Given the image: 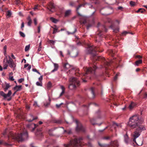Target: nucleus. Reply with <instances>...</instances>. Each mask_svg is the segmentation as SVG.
I'll use <instances>...</instances> for the list:
<instances>
[{
    "label": "nucleus",
    "mask_w": 147,
    "mask_h": 147,
    "mask_svg": "<svg viewBox=\"0 0 147 147\" xmlns=\"http://www.w3.org/2000/svg\"><path fill=\"white\" fill-rule=\"evenodd\" d=\"M27 20L28 21V25L30 26L32 23V20L30 16H29Z\"/></svg>",
    "instance_id": "34"
},
{
    "label": "nucleus",
    "mask_w": 147,
    "mask_h": 147,
    "mask_svg": "<svg viewBox=\"0 0 147 147\" xmlns=\"http://www.w3.org/2000/svg\"><path fill=\"white\" fill-rule=\"evenodd\" d=\"M54 123H58V124H60L62 123V121L61 120H55L54 121Z\"/></svg>",
    "instance_id": "43"
},
{
    "label": "nucleus",
    "mask_w": 147,
    "mask_h": 147,
    "mask_svg": "<svg viewBox=\"0 0 147 147\" xmlns=\"http://www.w3.org/2000/svg\"><path fill=\"white\" fill-rule=\"evenodd\" d=\"M124 141L126 144H128V142L129 137L127 136V134L124 136Z\"/></svg>",
    "instance_id": "27"
},
{
    "label": "nucleus",
    "mask_w": 147,
    "mask_h": 147,
    "mask_svg": "<svg viewBox=\"0 0 147 147\" xmlns=\"http://www.w3.org/2000/svg\"><path fill=\"white\" fill-rule=\"evenodd\" d=\"M144 126H140L139 128H136V130L134 132V134L133 136L134 138L133 139V142L137 144L136 142V139L139 137L140 135L141 132L144 130Z\"/></svg>",
    "instance_id": "7"
},
{
    "label": "nucleus",
    "mask_w": 147,
    "mask_h": 147,
    "mask_svg": "<svg viewBox=\"0 0 147 147\" xmlns=\"http://www.w3.org/2000/svg\"><path fill=\"white\" fill-rule=\"evenodd\" d=\"M10 86L9 85V84H7L6 85V86H5V89H4V90L5 91H6V90L8 89L9 88V87Z\"/></svg>",
    "instance_id": "52"
},
{
    "label": "nucleus",
    "mask_w": 147,
    "mask_h": 147,
    "mask_svg": "<svg viewBox=\"0 0 147 147\" xmlns=\"http://www.w3.org/2000/svg\"><path fill=\"white\" fill-rule=\"evenodd\" d=\"M28 137V132L25 130L22 133L19 134H15L11 132H10L8 136L9 142H10V139H11L14 140L22 142L25 139H27Z\"/></svg>",
    "instance_id": "3"
},
{
    "label": "nucleus",
    "mask_w": 147,
    "mask_h": 147,
    "mask_svg": "<svg viewBox=\"0 0 147 147\" xmlns=\"http://www.w3.org/2000/svg\"><path fill=\"white\" fill-rule=\"evenodd\" d=\"M107 53L111 56L112 57H113L114 56V54L115 53V52H114L112 50H109L107 51Z\"/></svg>",
    "instance_id": "22"
},
{
    "label": "nucleus",
    "mask_w": 147,
    "mask_h": 147,
    "mask_svg": "<svg viewBox=\"0 0 147 147\" xmlns=\"http://www.w3.org/2000/svg\"><path fill=\"white\" fill-rule=\"evenodd\" d=\"M142 121L139 120L138 117L137 115H134L129 119V121L128 123V125L131 128H134L137 127V128H139L141 125Z\"/></svg>",
    "instance_id": "4"
},
{
    "label": "nucleus",
    "mask_w": 147,
    "mask_h": 147,
    "mask_svg": "<svg viewBox=\"0 0 147 147\" xmlns=\"http://www.w3.org/2000/svg\"><path fill=\"white\" fill-rule=\"evenodd\" d=\"M80 19V22L81 24L85 25L87 26V28L88 29L91 27L92 25L90 23H88L86 18L83 16H81Z\"/></svg>",
    "instance_id": "8"
},
{
    "label": "nucleus",
    "mask_w": 147,
    "mask_h": 147,
    "mask_svg": "<svg viewBox=\"0 0 147 147\" xmlns=\"http://www.w3.org/2000/svg\"><path fill=\"white\" fill-rule=\"evenodd\" d=\"M57 29L56 28H54L53 29V34H55L56 32H57Z\"/></svg>",
    "instance_id": "53"
},
{
    "label": "nucleus",
    "mask_w": 147,
    "mask_h": 147,
    "mask_svg": "<svg viewBox=\"0 0 147 147\" xmlns=\"http://www.w3.org/2000/svg\"><path fill=\"white\" fill-rule=\"evenodd\" d=\"M0 94L3 97L4 99H5L7 98L6 94H5L3 91L0 92Z\"/></svg>",
    "instance_id": "35"
},
{
    "label": "nucleus",
    "mask_w": 147,
    "mask_h": 147,
    "mask_svg": "<svg viewBox=\"0 0 147 147\" xmlns=\"http://www.w3.org/2000/svg\"><path fill=\"white\" fill-rule=\"evenodd\" d=\"M130 4L131 6H134L135 5V2L133 1H131L130 2Z\"/></svg>",
    "instance_id": "51"
},
{
    "label": "nucleus",
    "mask_w": 147,
    "mask_h": 147,
    "mask_svg": "<svg viewBox=\"0 0 147 147\" xmlns=\"http://www.w3.org/2000/svg\"><path fill=\"white\" fill-rule=\"evenodd\" d=\"M50 20L53 22L54 23H56L57 22V20L53 17H51Z\"/></svg>",
    "instance_id": "40"
},
{
    "label": "nucleus",
    "mask_w": 147,
    "mask_h": 147,
    "mask_svg": "<svg viewBox=\"0 0 147 147\" xmlns=\"http://www.w3.org/2000/svg\"><path fill=\"white\" fill-rule=\"evenodd\" d=\"M95 120H96V119H94V118L90 120V122L91 123V124H92L93 125H94L95 124H96V123L95 122ZM102 123H101L100 124H98L99 126H100L101 125Z\"/></svg>",
    "instance_id": "28"
},
{
    "label": "nucleus",
    "mask_w": 147,
    "mask_h": 147,
    "mask_svg": "<svg viewBox=\"0 0 147 147\" xmlns=\"http://www.w3.org/2000/svg\"><path fill=\"white\" fill-rule=\"evenodd\" d=\"M3 144L8 147H10L11 146V144L5 142H4L3 140H0V145Z\"/></svg>",
    "instance_id": "19"
},
{
    "label": "nucleus",
    "mask_w": 147,
    "mask_h": 147,
    "mask_svg": "<svg viewBox=\"0 0 147 147\" xmlns=\"http://www.w3.org/2000/svg\"><path fill=\"white\" fill-rule=\"evenodd\" d=\"M30 116L31 117H32V119H28L27 120V121L29 122H31L33 121L36 120L37 119V117H34L31 114H30Z\"/></svg>",
    "instance_id": "26"
},
{
    "label": "nucleus",
    "mask_w": 147,
    "mask_h": 147,
    "mask_svg": "<svg viewBox=\"0 0 147 147\" xmlns=\"http://www.w3.org/2000/svg\"><path fill=\"white\" fill-rule=\"evenodd\" d=\"M36 85L37 86H42V82H36Z\"/></svg>",
    "instance_id": "47"
},
{
    "label": "nucleus",
    "mask_w": 147,
    "mask_h": 147,
    "mask_svg": "<svg viewBox=\"0 0 147 147\" xmlns=\"http://www.w3.org/2000/svg\"><path fill=\"white\" fill-rule=\"evenodd\" d=\"M64 132L68 134H71V130H64Z\"/></svg>",
    "instance_id": "48"
},
{
    "label": "nucleus",
    "mask_w": 147,
    "mask_h": 147,
    "mask_svg": "<svg viewBox=\"0 0 147 147\" xmlns=\"http://www.w3.org/2000/svg\"><path fill=\"white\" fill-rule=\"evenodd\" d=\"M97 27L98 28V31L96 33L97 36L96 38H97L98 37V38L103 37V32H106L107 31V29L106 28L105 26L104 25H101L100 23H98L97 25Z\"/></svg>",
    "instance_id": "6"
},
{
    "label": "nucleus",
    "mask_w": 147,
    "mask_h": 147,
    "mask_svg": "<svg viewBox=\"0 0 147 147\" xmlns=\"http://www.w3.org/2000/svg\"><path fill=\"white\" fill-rule=\"evenodd\" d=\"M129 33L126 31H124L122 33V34L123 35H125L126 34L128 33Z\"/></svg>",
    "instance_id": "63"
},
{
    "label": "nucleus",
    "mask_w": 147,
    "mask_h": 147,
    "mask_svg": "<svg viewBox=\"0 0 147 147\" xmlns=\"http://www.w3.org/2000/svg\"><path fill=\"white\" fill-rule=\"evenodd\" d=\"M61 88L62 90V91L61 93H60L59 96H62L65 93V88L63 86H61Z\"/></svg>",
    "instance_id": "23"
},
{
    "label": "nucleus",
    "mask_w": 147,
    "mask_h": 147,
    "mask_svg": "<svg viewBox=\"0 0 147 147\" xmlns=\"http://www.w3.org/2000/svg\"><path fill=\"white\" fill-rule=\"evenodd\" d=\"M88 53L91 54L92 56V59L94 61H101L106 67L107 66H109L110 63L107 61L103 57L101 56H98L96 55L98 54V53L101 52L102 51L99 50V48L93 46H88Z\"/></svg>",
    "instance_id": "1"
},
{
    "label": "nucleus",
    "mask_w": 147,
    "mask_h": 147,
    "mask_svg": "<svg viewBox=\"0 0 147 147\" xmlns=\"http://www.w3.org/2000/svg\"><path fill=\"white\" fill-rule=\"evenodd\" d=\"M71 11L68 10L66 11L65 13V16H68L70 13Z\"/></svg>",
    "instance_id": "44"
},
{
    "label": "nucleus",
    "mask_w": 147,
    "mask_h": 147,
    "mask_svg": "<svg viewBox=\"0 0 147 147\" xmlns=\"http://www.w3.org/2000/svg\"><path fill=\"white\" fill-rule=\"evenodd\" d=\"M24 80V78H21L18 80V82L20 83H22V82H23Z\"/></svg>",
    "instance_id": "55"
},
{
    "label": "nucleus",
    "mask_w": 147,
    "mask_h": 147,
    "mask_svg": "<svg viewBox=\"0 0 147 147\" xmlns=\"http://www.w3.org/2000/svg\"><path fill=\"white\" fill-rule=\"evenodd\" d=\"M65 147H72V140H71L70 142L67 144H64Z\"/></svg>",
    "instance_id": "29"
},
{
    "label": "nucleus",
    "mask_w": 147,
    "mask_h": 147,
    "mask_svg": "<svg viewBox=\"0 0 147 147\" xmlns=\"http://www.w3.org/2000/svg\"><path fill=\"white\" fill-rule=\"evenodd\" d=\"M11 94V90H10L9 91L8 93L7 94H6V96L7 98V97H9L10 96V95Z\"/></svg>",
    "instance_id": "46"
},
{
    "label": "nucleus",
    "mask_w": 147,
    "mask_h": 147,
    "mask_svg": "<svg viewBox=\"0 0 147 147\" xmlns=\"http://www.w3.org/2000/svg\"><path fill=\"white\" fill-rule=\"evenodd\" d=\"M9 59L8 60L7 57H6L4 60H6L7 63L9 64L10 67L13 68L15 67V64L13 60L9 56Z\"/></svg>",
    "instance_id": "11"
},
{
    "label": "nucleus",
    "mask_w": 147,
    "mask_h": 147,
    "mask_svg": "<svg viewBox=\"0 0 147 147\" xmlns=\"http://www.w3.org/2000/svg\"><path fill=\"white\" fill-rule=\"evenodd\" d=\"M34 24L35 25H36L37 24V19L36 18H35L34 20Z\"/></svg>",
    "instance_id": "60"
},
{
    "label": "nucleus",
    "mask_w": 147,
    "mask_h": 147,
    "mask_svg": "<svg viewBox=\"0 0 147 147\" xmlns=\"http://www.w3.org/2000/svg\"><path fill=\"white\" fill-rule=\"evenodd\" d=\"M137 104L136 103H134L133 101H132L129 104L128 108L130 110H131Z\"/></svg>",
    "instance_id": "14"
},
{
    "label": "nucleus",
    "mask_w": 147,
    "mask_h": 147,
    "mask_svg": "<svg viewBox=\"0 0 147 147\" xmlns=\"http://www.w3.org/2000/svg\"><path fill=\"white\" fill-rule=\"evenodd\" d=\"M146 10L145 9L142 8H140L137 11H136V12H140L141 13H143Z\"/></svg>",
    "instance_id": "30"
},
{
    "label": "nucleus",
    "mask_w": 147,
    "mask_h": 147,
    "mask_svg": "<svg viewBox=\"0 0 147 147\" xmlns=\"http://www.w3.org/2000/svg\"><path fill=\"white\" fill-rule=\"evenodd\" d=\"M142 62V60H137L135 62V64L138 66L139 64H141Z\"/></svg>",
    "instance_id": "37"
},
{
    "label": "nucleus",
    "mask_w": 147,
    "mask_h": 147,
    "mask_svg": "<svg viewBox=\"0 0 147 147\" xmlns=\"http://www.w3.org/2000/svg\"><path fill=\"white\" fill-rule=\"evenodd\" d=\"M84 4H80L78 6L76 7V10L78 14V15L79 16H81L80 14L79 13L78 11L80 8L82 7H84Z\"/></svg>",
    "instance_id": "20"
},
{
    "label": "nucleus",
    "mask_w": 147,
    "mask_h": 147,
    "mask_svg": "<svg viewBox=\"0 0 147 147\" xmlns=\"http://www.w3.org/2000/svg\"><path fill=\"white\" fill-rule=\"evenodd\" d=\"M118 76V74H117L114 77L113 80L115 81H116L117 79V78Z\"/></svg>",
    "instance_id": "54"
},
{
    "label": "nucleus",
    "mask_w": 147,
    "mask_h": 147,
    "mask_svg": "<svg viewBox=\"0 0 147 147\" xmlns=\"http://www.w3.org/2000/svg\"><path fill=\"white\" fill-rule=\"evenodd\" d=\"M61 88L62 90V91L61 93H60L59 96H62L65 93V88L63 86H61Z\"/></svg>",
    "instance_id": "24"
},
{
    "label": "nucleus",
    "mask_w": 147,
    "mask_h": 147,
    "mask_svg": "<svg viewBox=\"0 0 147 147\" xmlns=\"http://www.w3.org/2000/svg\"><path fill=\"white\" fill-rule=\"evenodd\" d=\"M41 26L40 25H39L38 27V32L39 33L40 31V28H41Z\"/></svg>",
    "instance_id": "57"
},
{
    "label": "nucleus",
    "mask_w": 147,
    "mask_h": 147,
    "mask_svg": "<svg viewBox=\"0 0 147 147\" xmlns=\"http://www.w3.org/2000/svg\"><path fill=\"white\" fill-rule=\"evenodd\" d=\"M48 9L52 12H54L55 11V7L53 2H51L49 3Z\"/></svg>",
    "instance_id": "12"
},
{
    "label": "nucleus",
    "mask_w": 147,
    "mask_h": 147,
    "mask_svg": "<svg viewBox=\"0 0 147 147\" xmlns=\"http://www.w3.org/2000/svg\"><path fill=\"white\" fill-rule=\"evenodd\" d=\"M110 27L113 30V31L115 32H117L119 31V29L118 28H115L114 25L112 24L110 26Z\"/></svg>",
    "instance_id": "21"
},
{
    "label": "nucleus",
    "mask_w": 147,
    "mask_h": 147,
    "mask_svg": "<svg viewBox=\"0 0 147 147\" xmlns=\"http://www.w3.org/2000/svg\"><path fill=\"white\" fill-rule=\"evenodd\" d=\"M42 77L43 76H41L38 78V80L40 82H42Z\"/></svg>",
    "instance_id": "56"
},
{
    "label": "nucleus",
    "mask_w": 147,
    "mask_h": 147,
    "mask_svg": "<svg viewBox=\"0 0 147 147\" xmlns=\"http://www.w3.org/2000/svg\"><path fill=\"white\" fill-rule=\"evenodd\" d=\"M69 84L68 88L70 90H75L77 86L80 85V82L76 78L71 77L69 79Z\"/></svg>",
    "instance_id": "5"
},
{
    "label": "nucleus",
    "mask_w": 147,
    "mask_h": 147,
    "mask_svg": "<svg viewBox=\"0 0 147 147\" xmlns=\"http://www.w3.org/2000/svg\"><path fill=\"white\" fill-rule=\"evenodd\" d=\"M118 146V142L117 141H115L111 142V145L109 147H117Z\"/></svg>",
    "instance_id": "16"
},
{
    "label": "nucleus",
    "mask_w": 147,
    "mask_h": 147,
    "mask_svg": "<svg viewBox=\"0 0 147 147\" xmlns=\"http://www.w3.org/2000/svg\"><path fill=\"white\" fill-rule=\"evenodd\" d=\"M76 31L77 30L75 28H74V31L73 32H69V31H67V33L68 35L73 34L76 32Z\"/></svg>",
    "instance_id": "36"
},
{
    "label": "nucleus",
    "mask_w": 147,
    "mask_h": 147,
    "mask_svg": "<svg viewBox=\"0 0 147 147\" xmlns=\"http://www.w3.org/2000/svg\"><path fill=\"white\" fill-rule=\"evenodd\" d=\"M42 129L41 128H38L37 129V131L35 133V135L38 136H42V133L41 132Z\"/></svg>",
    "instance_id": "15"
},
{
    "label": "nucleus",
    "mask_w": 147,
    "mask_h": 147,
    "mask_svg": "<svg viewBox=\"0 0 147 147\" xmlns=\"http://www.w3.org/2000/svg\"><path fill=\"white\" fill-rule=\"evenodd\" d=\"M52 131V129H50V130H49L48 133H49V135H51V136L53 135V134L52 133H51V131Z\"/></svg>",
    "instance_id": "61"
},
{
    "label": "nucleus",
    "mask_w": 147,
    "mask_h": 147,
    "mask_svg": "<svg viewBox=\"0 0 147 147\" xmlns=\"http://www.w3.org/2000/svg\"><path fill=\"white\" fill-rule=\"evenodd\" d=\"M30 45H27L26 46L25 49V51H28L29 50V49H30Z\"/></svg>",
    "instance_id": "45"
},
{
    "label": "nucleus",
    "mask_w": 147,
    "mask_h": 147,
    "mask_svg": "<svg viewBox=\"0 0 147 147\" xmlns=\"http://www.w3.org/2000/svg\"><path fill=\"white\" fill-rule=\"evenodd\" d=\"M78 54V50L75 48H73L70 51H67V54L73 58L77 56Z\"/></svg>",
    "instance_id": "9"
},
{
    "label": "nucleus",
    "mask_w": 147,
    "mask_h": 147,
    "mask_svg": "<svg viewBox=\"0 0 147 147\" xmlns=\"http://www.w3.org/2000/svg\"><path fill=\"white\" fill-rule=\"evenodd\" d=\"M96 116L98 118H99L101 117V114L100 110H98L95 113Z\"/></svg>",
    "instance_id": "31"
},
{
    "label": "nucleus",
    "mask_w": 147,
    "mask_h": 147,
    "mask_svg": "<svg viewBox=\"0 0 147 147\" xmlns=\"http://www.w3.org/2000/svg\"><path fill=\"white\" fill-rule=\"evenodd\" d=\"M90 92L92 95V98H94L95 96V93H94V91L95 90V88L94 87H92L90 88Z\"/></svg>",
    "instance_id": "18"
},
{
    "label": "nucleus",
    "mask_w": 147,
    "mask_h": 147,
    "mask_svg": "<svg viewBox=\"0 0 147 147\" xmlns=\"http://www.w3.org/2000/svg\"><path fill=\"white\" fill-rule=\"evenodd\" d=\"M113 126L115 128L117 127H119L120 126V124H118L115 122H113Z\"/></svg>",
    "instance_id": "39"
},
{
    "label": "nucleus",
    "mask_w": 147,
    "mask_h": 147,
    "mask_svg": "<svg viewBox=\"0 0 147 147\" xmlns=\"http://www.w3.org/2000/svg\"><path fill=\"white\" fill-rule=\"evenodd\" d=\"M52 84L50 82H49L47 85V88L49 90L51 87Z\"/></svg>",
    "instance_id": "38"
},
{
    "label": "nucleus",
    "mask_w": 147,
    "mask_h": 147,
    "mask_svg": "<svg viewBox=\"0 0 147 147\" xmlns=\"http://www.w3.org/2000/svg\"><path fill=\"white\" fill-rule=\"evenodd\" d=\"M108 9H105V8H102V9H101L100 11V13L103 15H108L110 14L109 13H106V12H103V11H107Z\"/></svg>",
    "instance_id": "17"
},
{
    "label": "nucleus",
    "mask_w": 147,
    "mask_h": 147,
    "mask_svg": "<svg viewBox=\"0 0 147 147\" xmlns=\"http://www.w3.org/2000/svg\"><path fill=\"white\" fill-rule=\"evenodd\" d=\"M37 127L36 125L33 123H30L27 125V127L29 128L31 131H34L36 127Z\"/></svg>",
    "instance_id": "13"
},
{
    "label": "nucleus",
    "mask_w": 147,
    "mask_h": 147,
    "mask_svg": "<svg viewBox=\"0 0 147 147\" xmlns=\"http://www.w3.org/2000/svg\"><path fill=\"white\" fill-rule=\"evenodd\" d=\"M98 145H99V146H101V147H104L106 145L105 144H100V143H98Z\"/></svg>",
    "instance_id": "62"
},
{
    "label": "nucleus",
    "mask_w": 147,
    "mask_h": 147,
    "mask_svg": "<svg viewBox=\"0 0 147 147\" xmlns=\"http://www.w3.org/2000/svg\"><path fill=\"white\" fill-rule=\"evenodd\" d=\"M49 42L50 43H52V44L54 45L55 42V41L53 40H49Z\"/></svg>",
    "instance_id": "59"
},
{
    "label": "nucleus",
    "mask_w": 147,
    "mask_h": 147,
    "mask_svg": "<svg viewBox=\"0 0 147 147\" xmlns=\"http://www.w3.org/2000/svg\"><path fill=\"white\" fill-rule=\"evenodd\" d=\"M32 71L34 72H35L37 73L39 75H40V73L39 72L38 70L35 68H33L32 69Z\"/></svg>",
    "instance_id": "49"
},
{
    "label": "nucleus",
    "mask_w": 147,
    "mask_h": 147,
    "mask_svg": "<svg viewBox=\"0 0 147 147\" xmlns=\"http://www.w3.org/2000/svg\"><path fill=\"white\" fill-rule=\"evenodd\" d=\"M54 65L55 68L51 72H54L55 71H57V69L58 68V65L57 64H56V63H54Z\"/></svg>",
    "instance_id": "32"
},
{
    "label": "nucleus",
    "mask_w": 147,
    "mask_h": 147,
    "mask_svg": "<svg viewBox=\"0 0 147 147\" xmlns=\"http://www.w3.org/2000/svg\"><path fill=\"white\" fill-rule=\"evenodd\" d=\"M20 34V36H22V37H25V34L22 32L20 31L19 32Z\"/></svg>",
    "instance_id": "50"
},
{
    "label": "nucleus",
    "mask_w": 147,
    "mask_h": 147,
    "mask_svg": "<svg viewBox=\"0 0 147 147\" xmlns=\"http://www.w3.org/2000/svg\"><path fill=\"white\" fill-rule=\"evenodd\" d=\"M92 67H91L89 68L87 67H84L83 69L85 73H82L81 74L79 72V69H77L75 71L76 72L75 73V74L77 76H80V77L82 78L83 82H86L87 81L84 79V78H83L84 77L85 78L87 77L86 76L88 73H91L93 74V75L95 74V69H96L97 67L95 65V64H94L93 65H92Z\"/></svg>",
    "instance_id": "2"
},
{
    "label": "nucleus",
    "mask_w": 147,
    "mask_h": 147,
    "mask_svg": "<svg viewBox=\"0 0 147 147\" xmlns=\"http://www.w3.org/2000/svg\"><path fill=\"white\" fill-rule=\"evenodd\" d=\"M76 121L77 124V127L76 129V131L78 132H85V129L82 126V124L77 120H76Z\"/></svg>",
    "instance_id": "10"
},
{
    "label": "nucleus",
    "mask_w": 147,
    "mask_h": 147,
    "mask_svg": "<svg viewBox=\"0 0 147 147\" xmlns=\"http://www.w3.org/2000/svg\"><path fill=\"white\" fill-rule=\"evenodd\" d=\"M111 137L109 136H105L102 138V139L103 140H109L110 139Z\"/></svg>",
    "instance_id": "41"
},
{
    "label": "nucleus",
    "mask_w": 147,
    "mask_h": 147,
    "mask_svg": "<svg viewBox=\"0 0 147 147\" xmlns=\"http://www.w3.org/2000/svg\"><path fill=\"white\" fill-rule=\"evenodd\" d=\"M7 16L10 17L11 15V13L10 10H8L6 13Z\"/></svg>",
    "instance_id": "42"
},
{
    "label": "nucleus",
    "mask_w": 147,
    "mask_h": 147,
    "mask_svg": "<svg viewBox=\"0 0 147 147\" xmlns=\"http://www.w3.org/2000/svg\"><path fill=\"white\" fill-rule=\"evenodd\" d=\"M6 49H7L6 46V45H5L4 47V48H3V49H4V54L5 55V53H6Z\"/></svg>",
    "instance_id": "58"
},
{
    "label": "nucleus",
    "mask_w": 147,
    "mask_h": 147,
    "mask_svg": "<svg viewBox=\"0 0 147 147\" xmlns=\"http://www.w3.org/2000/svg\"><path fill=\"white\" fill-rule=\"evenodd\" d=\"M22 86L21 85L17 86L16 85L14 88V89L16 90V92L20 90L21 89Z\"/></svg>",
    "instance_id": "25"
},
{
    "label": "nucleus",
    "mask_w": 147,
    "mask_h": 147,
    "mask_svg": "<svg viewBox=\"0 0 147 147\" xmlns=\"http://www.w3.org/2000/svg\"><path fill=\"white\" fill-rule=\"evenodd\" d=\"M8 65H7L5 64L4 65L3 69H7V67H8Z\"/></svg>",
    "instance_id": "64"
},
{
    "label": "nucleus",
    "mask_w": 147,
    "mask_h": 147,
    "mask_svg": "<svg viewBox=\"0 0 147 147\" xmlns=\"http://www.w3.org/2000/svg\"><path fill=\"white\" fill-rule=\"evenodd\" d=\"M64 68L67 69H69L70 67V65L68 63H66L63 65Z\"/></svg>",
    "instance_id": "33"
}]
</instances>
